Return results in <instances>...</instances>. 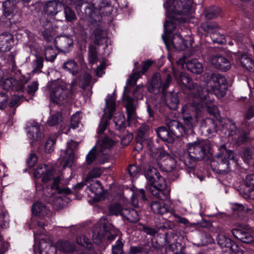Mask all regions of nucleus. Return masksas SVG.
I'll use <instances>...</instances> for the list:
<instances>
[{
	"label": "nucleus",
	"mask_w": 254,
	"mask_h": 254,
	"mask_svg": "<svg viewBox=\"0 0 254 254\" xmlns=\"http://www.w3.org/2000/svg\"><path fill=\"white\" fill-rule=\"evenodd\" d=\"M39 249L40 254H56L57 253V247L52 245H46L44 249L42 244H40Z\"/></svg>",
	"instance_id": "49"
},
{
	"label": "nucleus",
	"mask_w": 254,
	"mask_h": 254,
	"mask_svg": "<svg viewBox=\"0 0 254 254\" xmlns=\"http://www.w3.org/2000/svg\"><path fill=\"white\" fill-rule=\"evenodd\" d=\"M13 35L9 32H4L0 34V52L9 51L14 45Z\"/></svg>",
	"instance_id": "21"
},
{
	"label": "nucleus",
	"mask_w": 254,
	"mask_h": 254,
	"mask_svg": "<svg viewBox=\"0 0 254 254\" xmlns=\"http://www.w3.org/2000/svg\"><path fill=\"white\" fill-rule=\"evenodd\" d=\"M113 140L108 136H105L100 140V152H102L106 149H110L114 145Z\"/></svg>",
	"instance_id": "47"
},
{
	"label": "nucleus",
	"mask_w": 254,
	"mask_h": 254,
	"mask_svg": "<svg viewBox=\"0 0 254 254\" xmlns=\"http://www.w3.org/2000/svg\"><path fill=\"white\" fill-rule=\"evenodd\" d=\"M56 142L55 138H49L46 141L45 145V151L48 153L52 152L54 150V146Z\"/></svg>",
	"instance_id": "57"
},
{
	"label": "nucleus",
	"mask_w": 254,
	"mask_h": 254,
	"mask_svg": "<svg viewBox=\"0 0 254 254\" xmlns=\"http://www.w3.org/2000/svg\"><path fill=\"white\" fill-rule=\"evenodd\" d=\"M120 231L109 223H104L101 229H95L92 231L93 242L97 245L101 244L104 240L111 243L119 236Z\"/></svg>",
	"instance_id": "9"
},
{
	"label": "nucleus",
	"mask_w": 254,
	"mask_h": 254,
	"mask_svg": "<svg viewBox=\"0 0 254 254\" xmlns=\"http://www.w3.org/2000/svg\"><path fill=\"white\" fill-rule=\"evenodd\" d=\"M125 176L127 180L137 178L142 173V168L140 166L135 164H129L126 170Z\"/></svg>",
	"instance_id": "29"
},
{
	"label": "nucleus",
	"mask_w": 254,
	"mask_h": 254,
	"mask_svg": "<svg viewBox=\"0 0 254 254\" xmlns=\"http://www.w3.org/2000/svg\"><path fill=\"white\" fill-rule=\"evenodd\" d=\"M57 245L60 251L64 253L72 254L76 251L75 245L68 241L60 240Z\"/></svg>",
	"instance_id": "32"
},
{
	"label": "nucleus",
	"mask_w": 254,
	"mask_h": 254,
	"mask_svg": "<svg viewBox=\"0 0 254 254\" xmlns=\"http://www.w3.org/2000/svg\"><path fill=\"white\" fill-rule=\"evenodd\" d=\"M125 100L126 101L125 107L127 115V122L129 124V123L135 118L136 107L134 104L133 99L129 95H126Z\"/></svg>",
	"instance_id": "24"
},
{
	"label": "nucleus",
	"mask_w": 254,
	"mask_h": 254,
	"mask_svg": "<svg viewBox=\"0 0 254 254\" xmlns=\"http://www.w3.org/2000/svg\"><path fill=\"white\" fill-rule=\"evenodd\" d=\"M210 62L214 67L223 71H227L231 66L228 58L222 54H218L213 56L210 59Z\"/></svg>",
	"instance_id": "20"
},
{
	"label": "nucleus",
	"mask_w": 254,
	"mask_h": 254,
	"mask_svg": "<svg viewBox=\"0 0 254 254\" xmlns=\"http://www.w3.org/2000/svg\"><path fill=\"white\" fill-rule=\"evenodd\" d=\"M135 196L137 201H141L144 203L147 202L148 201L145 190L143 189L137 190L135 192Z\"/></svg>",
	"instance_id": "59"
},
{
	"label": "nucleus",
	"mask_w": 254,
	"mask_h": 254,
	"mask_svg": "<svg viewBox=\"0 0 254 254\" xmlns=\"http://www.w3.org/2000/svg\"><path fill=\"white\" fill-rule=\"evenodd\" d=\"M72 100L71 91L64 86L54 87L50 94V106H58L60 108L69 105Z\"/></svg>",
	"instance_id": "8"
},
{
	"label": "nucleus",
	"mask_w": 254,
	"mask_h": 254,
	"mask_svg": "<svg viewBox=\"0 0 254 254\" xmlns=\"http://www.w3.org/2000/svg\"><path fill=\"white\" fill-rule=\"evenodd\" d=\"M116 94L115 91L113 93V95L108 94L105 100V106L107 109L108 114V119H111L114 116L115 112L116 111Z\"/></svg>",
	"instance_id": "25"
},
{
	"label": "nucleus",
	"mask_w": 254,
	"mask_h": 254,
	"mask_svg": "<svg viewBox=\"0 0 254 254\" xmlns=\"http://www.w3.org/2000/svg\"><path fill=\"white\" fill-rule=\"evenodd\" d=\"M221 12V9L217 6H211L204 11L205 18L208 20L216 18Z\"/></svg>",
	"instance_id": "39"
},
{
	"label": "nucleus",
	"mask_w": 254,
	"mask_h": 254,
	"mask_svg": "<svg viewBox=\"0 0 254 254\" xmlns=\"http://www.w3.org/2000/svg\"><path fill=\"white\" fill-rule=\"evenodd\" d=\"M155 196L157 198L156 196ZM159 199H160L159 200H153L150 203V208L153 213L159 215H166L169 213L171 215L173 214V209H171L168 204L163 201V200L165 199H161L160 198Z\"/></svg>",
	"instance_id": "16"
},
{
	"label": "nucleus",
	"mask_w": 254,
	"mask_h": 254,
	"mask_svg": "<svg viewBox=\"0 0 254 254\" xmlns=\"http://www.w3.org/2000/svg\"><path fill=\"white\" fill-rule=\"evenodd\" d=\"M166 106L171 110H177L180 104V99L178 93H171L166 99Z\"/></svg>",
	"instance_id": "35"
},
{
	"label": "nucleus",
	"mask_w": 254,
	"mask_h": 254,
	"mask_svg": "<svg viewBox=\"0 0 254 254\" xmlns=\"http://www.w3.org/2000/svg\"><path fill=\"white\" fill-rule=\"evenodd\" d=\"M232 233L234 237L245 244H252L254 242L253 236L247 231L240 227L233 228Z\"/></svg>",
	"instance_id": "22"
},
{
	"label": "nucleus",
	"mask_w": 254,
	"mask_h": 254,
	"mask_svg": "<svg viewBox=\"0 0 254 254\" xmlns=\"http://www.w3.org/2000/svg\"><path fill=\"white\" fill-rule=\"evenodd\" d=\"M79 112H77L75 114L72 115L70 119V127L75 129L78 127L80 122L79 118Z\"/></svg>",
	"instance_id": "58"
},
{
	"label": "nucleus",
	"mask_w": 254,
	"mask_h": 254,
	"mask_svg": "<svg viewBox=\"0 0 254 254\" xmlns=\"http://www.w3.org/2000/svg\"><path fill=\"white\" fill-rule=\"evenodd\" d=\"M91 3L83 0H77L76 9L84 13L90 23L95 24L102 21L101 13H112L113 9L110 0H91Z\"/></svg>",
	"instance_id": "3"
},
{
	"label": "nucleus",
	"mask_w": 254,
	"mask_h": 254,
	"mask_svg": "<svg viewBox=\"0 0 254 254\" xmlns=\"http://www.w3.org/2000/svg\"><path fill=\"white\" fill-rule=\"evenodd\" d=\"M192 0H166L163 6L166 10V20L164 24V36L172 34L176 28L177 24L185 22L183 15L191 14Z\"/></svg>",
	"instance_id": "2"
},
{
	"label": "nucleus",
	"mask_w": 254,
	"mask_h": 254,
	"mask_svg": "<svg viewBox=\"0 0 254 254\" xmlns=\"http://www.w3.org/2000/svg\"><path fill=\"white\" fill-rule=\"evenodd\" d=\"M124 243L122 241V238L120 237L116 241L115 244L112 245V254H124Z\"/></svg>",
	"instance_id": "45"
},
{
	"label": "nucleus",
	"mask_w": 254,
	"mask_h": 254,
	"mask_svg": "<svg viewBox=\"0 0 254 254\" xmlns=\"http://www.w3.org/2000/svg\"><path fill=\"white\" fill-rule=\"evenodd\" d=\"M153 62L150 59L142 61L140 65H139L138 62H136L134 63V69L138 70L140 68L141 70H137L135 72H138L141 76L148 71L149 68L153 65Z\"/></svg>",
	"instance_id": "36"
},
{
	"label": "nucleus",
	"mask_w": 254,
	"mask_h": 254,
	"mask_svg": "<svg viewBox=\"0 0 254 254\" xmlns=\"http://www.w3.org/2000/svg\"><path fill=\"white\" fill-rule=\"evenodd\" d=\"M241 66L250 71H254V61L246 54H243L239 58Z\"/></svg>",
	"instance_id": "33"
},
{
	"label": "nucleus",
	"mask_w": 254,
	"mask_h": 254,
	"mask_svg": "<svg viewBox=\"0 0 254 254\" xmlns=\"http://www.w3.org/2000/svg\"><path fill=\"white\" fill-rule=\"evenodd\" d=\"M149 87L154 91L162 88V80L159 73L155 72L153 74L150 81Z\"/></svg>",
	"instance_id": "40"
},
{
	"label": "nucleus",
	"mask_w": 254,
	"mask_h": 254,
	"mask_svg": "<svg viewBox=\"0 0 254 254\" xmlns=\"http://www.w3.org/2000/svg\"><path fill=\"white\" fill-rule=\"evenodd\" d=\"M156 132L158 137L163 142L172 143L175 141V137L172 134L166 125L165 126H160L156 129Z\"/></svg>",
	"instance_id": "23"
},
{
	"label": "nucleus",
	"mask_w": 254,
	"mask_h": 254,
	"mask_svg": "<svg viewBox=\"0 0 254 254\" xmlns=\"http://www.w3.org/2000/svg\"><path fill=\"white\" fill-rule=\"evenodd\" d=\"M71 0H53L48 1L44 5L43 11L48 15H55L61 11L63 5L71 3Z\"/></svg>",
	"instance_id": "15"
},
{
	"label": "nucleus",
	"mask_w": 254,
	"mask_h": 254,
	"mask_svg": "<svg viewBox=\"0 0 254 254\" xmlns=\"http://www.w3.org/2000/svg\"><path fill=\"white\" fill-rule=\"evenodd\" d=\"M172 215L176 218V221L178 223L183 224L186 228L194 227L195 226V223H190L188 219L185 217H181L178 214L175 213L174 212Z\"/></svg>",
	"instance_id": "54"
},
{
	"label": "nucleus",
	"mask_w": 254,
	"mask_h": 254,
	"mask_svg": "<svg viewBox=\"0 0 254 254\" xmlns=\"http://www.w3.org/2000/svg\"><path fill=\"white\" fill-rule=\"evenodd\" d=\"M63 121V114L61 112H56L51 115L48 120L50 127H54L60 124Z\"/></svg>",
	"instance_id": "42"
},
{
	"label": "nucleus",
	"mask_w": 254,
	"mask_h": 254,
	"mask_svg": "<svg viewBox=\"0 0 254 254\" xmlns=\"http://www.w3.org/2000/svg\"><path fill=\"white\" fill-rule=\"evenodd\" d=\"M49 169L47 165L41 164L38 166L37 168L34 170L33 175L36 179H40Z\"/></svg>",
	"instance_id": "50"
},
{
	"label": "nucleus",
	"mask_w": 254,
	"mask_h": 254,
	"mask_svg": "<svg viewBox=\"0 0 254 254\" xmlns=\"http://www.w3.org/2000/svg\"><path fill=\"white\" fill-rule=\"evenodd\" d=\"M219 152L217 157L218 159L219 167L231 171L235 169L238 163L234 151L228 149L225 144H222L219 149Z\"/></svg>",
	"instance_id": "10"
},
{
	"label": "nucleus",
	"mask_w": 254,
	"mask_h": 254,
	"mask_svg": "<svg viewBox=\"0 0 254 254\" xmlns=\"http://www.w3.org/2000/svg\"><path fill=\"white\" fill-rule=\"evenodd\" d=\"M209 83L212 92H210L206 88H200L196 92L193 93V97L191 103L188 104L191 110L195 113L193 118L197 121V117L202 109L207 108V111L211 115L216 116L218 113L217 107L213 104V94L217 98L224 97L228 89L227 80L225 76L218 74L212 73L211 75Z\"/></svg>",
	"instance_id": "1"
},
{
	"label": "nucleus",
	"mask_w": 254,
	"mask_h": 254,
	"mask_svg": "<svg viewBox=\"0 0 254 254\" xmlns=\"http://www.w3.org/2000/svg\"><path fill=\"white\" fill-rule=\"evenodd\" d=\"M95 37V44L97 45L102 44V41L105 39L103 30L101 28H96L93 32Z\"/></svg>",
	"instance_id": "48"
},
{
	"label": "nucleus",
	"mask_w": 254,
	"mask_h": 254,
	"mask_svg": "<svg viewBox=\"0 0 254 254\" xmlns=\"http://www.w3.org/2000/svg\"><path fill=\"white\" fill-rule=\"evenodd\" d=\"M58 54L57 50L51 45L47 46L45 49V58L47 61L53 62Z\"/></svg>",
	"instance_id": "41"
},
{
	"label": "nucleus",
	"mask_w": 254,
	"mask_h": 254,
	"mask_svg": "<svg viewBox=\"0 0 254 254\" xmlns=\"http://www.w3.org/2000/svg\"><path fill=\"white\" fill-rule=\"evenodd\" d=\"M148 145L150 156L156 160L158 167L162 171L170 172L176 168V159L162 147H156L151 142H149Z\"/></svg>",
	"instance_id": "6"
},
{
	"label": "nucleus",
	"mask_w": 254,
	"mask_h": 254,
	"mask_svg": "<svg viewBox=\"0 0 254 254\" xmlns=\"http://www.w3.org/2000/svg\"><path fill=\"white\" fill-rule=\"evenodd\" d=\"M67 5H63L65 19L67 22H73L77 19L75 11Z\"/></svg>",
	"instance_id": "43"
},
{
	"label": "nucleus",
	"mask_w": 254,
	"mask_h": 254,
	"mask_svg": "<svg viewBox=\"0 0 254 254\" xmlns=\"http://www.w3.org/2000/svg\"><path fill=\"white\" fill-rule=\"evenodd\" d=\"M122 216L131 223H136L139 220L138 212L133 208L126 209L123 212Z\"/></svg>",
	"instance_id": "34"
},
{
	"label": "nucleus",
	"mask_w": 254,
	"mask_h": 254,
	"mask_svg": "<svg viewBox=\"0 0 254 254\" xmlns=\"http://www.w3.org/2000/svg\"><path fill=\"white\" fill-rule=\"evenodd\" d=\"M109 125V121L107 119H102L99 125L97 132L99 134L103 133Z\"/></svg>",
	"instance_id": "64"
},
{
	"label": "nucleus",
	"mask_w": 254,
	"mask_h": 254,
	"mask_svg": "<svg viewBox=\"0 0 254 254\" xmlns=\"http://www.w3.org/2000/svg\"><path fill=\"white\" fill-rule=\"evenodd\" d=\"M35 66L33 69L34 72H41V69L43 67L44 58L39 57L34 61Z\"/></svg>",
	"instance_id": "63"
},
{
	"label": "nucleus",
	"mask_w": 254,
	"mask_h": 254,
	"mask_svg": "<svg viewBox=\"0 0 254 254\" xmlns=\"http://www.w3.org/2000/svg\"><path fill=\"white\" fill-rule=\"evenodd\" d=\"M108 211L110 215L118 216L119 214L122 215L123 214L122 206L119 203L110 205L108 207Z\"/></svg>",
	"instance_id": "52"
},
{
	"label": "nucleus",
	"mask_w": 254,
	"mask_h": 254,
	"mask_svg": "<svg viewBox=\"0 0 254 254\" xmlns=\"http://www.w3.org/2000/svg\"><path fill=\"white\" fill-rule=\"evenodd\" d=\"M162 39L166 47L172 44L174 49L180 51H184L188 48V40L184 39L180 33H175L171 39L168 36L162 35Z\"/></svg>",
	"instance_id": "11"
},
{
	"label": "nucleus",
	"mask_w": 254,
	"mask_h": 254,
	"mask_svg": "<svg viewBox=\"0 0 254 254\" xmlns=\"http://www.w3.org/2000/svg\"><path fill=\"white\" fill-rule=\"evenodd\" d=\"M54 44L59 51L69 52L73 48L74 42L71 36L61 35L56 38Z\"/></svg>",
	"instance_id": "18"
},
{
	"label": "nucleus",
	"mask_w": 254,
	"mask_h": 254,
	"mask_svg": "<svg viewBox=\"0 0 254 254\" xmlns=\"http://www.w3.org/2000/svg\"><path fill=\"white\" fill-rule=\"evenodd\" d=\"M102 173V171L100 168L95 167L93 168L87 174L86 179L90 180L94 178L99 177Z\"/></svg>",
	"instance_id": "56"
},
{
	"label": "nucleus",
	"mask_w": 254,
	"mask_h": 254,
	"mask_svg": "<svg viewBox=\"0 0 254 254\" xmlns=\"http://www.w3.org/2000/svg\"><path fill=\"white\" fill-rule=\"evenodd\" d=\"M150 129L149 126L145 124H142L138 128L135 139L136 142V146L139 148L142 149L144 143L147 144L148 148L149 142H151L153 143L151 140L148 139Z\"/></svg>",
	"instance_id": "17"
},
{
	"label": "nucleus",
	"mask_w": 254,
	"mask_h": 254,
	"mask_svg": "<svg viewBox=\"0 0 254 254\" xmlns=\"http://www.w3.org/2000/svg\"><path fill=\"white\" fill-rule=\"evenodd\" d=\"M121 120H118L116 118L114 119V122L115 124L116 128L119 130L123 131L125 129L127 124L129 126V124H128L127 120L126 121L125 117L124 115H121Z\"/></svg>",
	"instance_id": "51"
},
{
	"label": "nucleus",
	"mask_w": 254,
	"mask_h": 254,
	"mask_svg": "<svg viewBox=\"0 0 254 254\" xmlns=\"http://www.w3.org/2000/svg\"><path fill=\"white\" fill-rule=\"evenodd\" d=\"M151 248L150 246H147L146 248L144 247H136L130 246L129 249V254H143V252L146 254H148Z\"/></svg>",
	"instance_id": "53"
},
{
	"label": "nucleus",
	"mask_w": 254,
	"mask_h": 254,
	"mask_svg": "<svg viewBox=\"0 0 254 254\" xmlns=\"http://www.w3.org/2000/svg\"><path fill=\"white\" fill-rule=\"evenodd\" d=\"M97 154L96 147H93L88 153L86 156V162L87 164H92L97 159Z\"/></svg>",
	"instance_id": "55"
},
{
	"label": "nucleus",
	"mask_w": 254,
	"mask_h": 254,
	"mask_svg": "<svg viewBox=\"0 0 254 254\" xmlns=\"http://www.w3.org/2000/svg\"><path fill=\"white\" fill-rule=\"evenodd\" d=\"M188 156L185 160V164L190 168H193L197 161L204 159L209 153V144L202 140L189 142L187 144Z\"/></svg>",
	"instance_id": "7"
},
{
	"label": "nucleus",
	"mask_w": 254,
	"mask_h": 254,
	"mask_svg": "<svg viewBox=\"0 0 254 254\" xmlns=\"http://www.w3.org/2000/svg\"><path fill=\"white\" fill-rule=\"evenodd\" d=\"M76 242L79 246L85 247L87 249L90 250L93 248V244L90 240L85 235L77 237L76 239Z\"/></svg>",
	"instance_id": "44"
},
{
	"label": "nucleus",
	"mask_w": 254,
	"mask_h": 254,
	"mask_svg": "<svg viewBox=\"0 0 254 254\" xmlns=\"http://www.w3.org/2000/svg\"><path fill=\"white\" fill-rule=\"evenodd\" d=\"M16 0H5L2 3L1 10L2 11V16H4L7 21H4V26L10 28L12 25V22L11 19L13 17L14 11L16 8Z\"/></svg>",
	"instance_id": "14"
},
{
	"label": "nucleus",
	"mask_w": 254,
	"mask_h": 254,
	"mask_svg": "<svg viewBox=\"0 0 254 254\" xmlns=\"http://www.w3.org/2000/svg\"><path fill=\"white\" fill-rule=\"evenodd\" d=\"M217 243L222 248L223 254H237L241 250L237 243L231 239L223 235L218 237Z\"/></svg>",
	"instance_id": "12"
},
{
	"label": "nucleus",
	"mask_w": 254,
	"mask_h": 254,
	"mask_svg": "<svg viewBox=\"0 0 254 254\" xmlns=\"http://www.w3.org/2000/svg\"><path fill=\"white\" fill-rule=\"evenodd\" d=\"M8 96L5 93H0V110H3L8 105Z\"/></svg>",
	"instance_id": "61"
},
{
	"label": "nucleus",
	"mask_w": 254,
	"mask_h": 254,
	"mask_svg": "<svg viewBox=\"0 0 254 254\" xmlns=\"http://www.w3.org/2000/svg\"><path fill=\"white\" fill-rule=\"evenodd\" d=\"M140 77V73L138 72H134L129 78L127 80V86L124 87V93L129 91L127 86H134L137 82V80Z\"/></svg>",
	"instance_id": "46"
},
{
	"label": "nucleus",
	"mask_w": 254,
	"mask_h": 254,
	"mask_svg": "<svg viewBox=\"0 0 254 254\" xmlns=\"http://www.w3.org/2000/svg\"><path fill=\"white\" fill-rule=\"evenodd\" d=\"M186 66L188 70L193 74H199L203 71V66L197 59L188 60L186 63Z\"/></svg>",
	"instance_id": "27"
},
{
	"label": "nucleus",
	"mask_w": 254,
	"mask_h": 254,
	"mask_svg": "<svg viewBox=\"0 0 254 254\" xmlns=\"http://www.w3.org/2000/svg\"><path fill=\"white\" fill-rule=\"evenodd\" d=\"M4 90L9 91L24 92L25 85L21 81L13 77H7L3 80L2 79L0 83Z\"/></svg>",
	"instance_id": "19"
},
{
	"label": "nucleus",
	"mask_w": 254,
	"mask_h": 254,
	"mask_svg": "<svg viewBox=\"0 0 254 254\" xmlns=\"http://www.w3.org/2000/svg\"><path fill=\"white\" fill-rule=\"evenodd\" d=\"M63 69L72 74L73 75H75L78 72L79 67L78 64L75 61L69 60L64 63Z\"/></svg>",
	"instance_id": "37"
},
{
	"label": "nucleus",
	"mask_w": 254,
	"mask_h": 254,
	"mask_svg": "<svg viewBox=\"0 0 254 254\" xmlns=\"http://www.w3.org/2000/svg\"><path fill=\"white\" fill-rule=\"evenodd\" d=\"M28 136L33 141L39 140L41 138L40 127L37 123L31 124L28 127Z\"/></svg>",
	"instance_id": "31"
},
{
	"label": "nucleus",
	"mask_w": 254,
	"mask_h": 254,
	"mask_svg": "<svg viewBox=\"0 0 254 254\" xmlns=\"http://www.w3.org/2000/svg\"><path fill=\"white\" fill-rule=\"evenodd\" d=\"M37 160L38 157L36 154H30L26 161L27 166L29 168L33 167L36 164Z\"/></svg>",
	"instance_id": "62"
},
{
	"label": "nucleus",
	"mask_w": 254,
	"mask_h": 254,
	"mask_svg": "<svg viewBox=\"0 0 254 254\" xmlns=\"http://www.w3.org/2000/svg\"><path fill=\"white\" fill-rule=\"evenodd\" d=\"M34 215L44 217L50 212V209L43 203L37 202L33 204L31 208Z\"/></svg>",
	"instance_id": "26"
},
{
	"label": "nucleus",
	"mask_w": 254,
	"mask_h": 254,
	"mask_svg": "<svg viewBox=\"0 0 254 254\" xmlns=\"http://www.w3.org/2000/svg\"><path fill=\"white\" fill-rule=\"evenodd\" d=\"M89 62L90 64H94L97 63V53L94 47L89 48Z\"/></svg>",
	"instance_id": "60"
},
{
	"label": "nucleus",
	"mask_w": 254,
	"mask_h": 254,
	"mask_svg": "<svg viewBox=\"0 0 254 254\" xmlns=\"http://www.w3.org/2000/svg\"><path fill=\"white\" fill-rule=\"evenodd\" d=\"M188 104L184 106L181 110V120L182 122L172 120L166 126L175 137L194 133V123L196 120L193 118L195 113L191 110Z\"/></svg>",
	"instance_id": "4"
},
{
	"label": "nucleus",
	"mask_w": 254,
	"mask_h": 254,
	"mask_svg": "<svg viewBox=\"0 0 254 254\" xmlns=\"http://www.w3.org/2000/svg\"><path fill=\"white\" fill-rule=\"evenodd\" d=\"M175 75L178 83L182 88H185L190 90V94L192 97L191 100L193 99V93L196 92L200 88H203L201 86L198 87L197 84L193 82L192 80L183 72H180L178 77L176 74Z\"/></svg>",
	"instance_id": "13"
},
{
	"label": "nucleus",
	"mask_w": 254,
	"mask_h": 254,
	"mask_svg": "<svg viewBox=\"0 0 254 254\" xmlns=\"http://www.w3.org/2000/svg\"><path fill=\"white\" fill-rule=\"evenodd\" d=\"M143 174L152 195L161 199L170 197V190L167 188L166 182L156 168L150 165L146 167L143 168Z\"/></svg>",
	"instance_id": "5"
},
{
	"label": "nucleus",
	"mask_w": 254,
	"mask_h": 254,
	"mask_svg": "<svg viewBox=\"0 0 254 254\" xmlns=\"http://www.w3.org/2000/svg\"><path fill=\"white\" fill-rule=\"evenodd\" d=\"M61 178L60 176H57L54 178L53 182L51 186L52 190H55V192L60 194L64 195L70 194L72 191L67 187L61 188L60 186L61 182Z\"/></svg>",
	"instance_id": "28"
},
{
	"label": "nucleus",
	"mask_w": 254,
	"mask_h": 254,
	"mask_svg": "<svg viewBox=\"0 0 254 254\" xmlns=\"http://www.w3.org/2000/svg\"><path fill=\"white\" fill-rule=\"evenodd\" d=\"M242 158L249 166H254V148L246 147L243 152Z\"/></svg>",
	"instance_id": "38"
},
{
	"label": "nucleus",
	"mask_w": 254,
	"mask_h": 254,
	"mask_svg": "<svg viewBox=\"0 0 254 254\" xmlns=\"http://www.w3.org/2000/svg\"><path fill=\"white\" fill-rule=\"evenodd\" d=\"M245 182L247 197L249 199H254V174L247 175Z\"/></svg>",
	"instance_id": "30"
}]
</instances>
